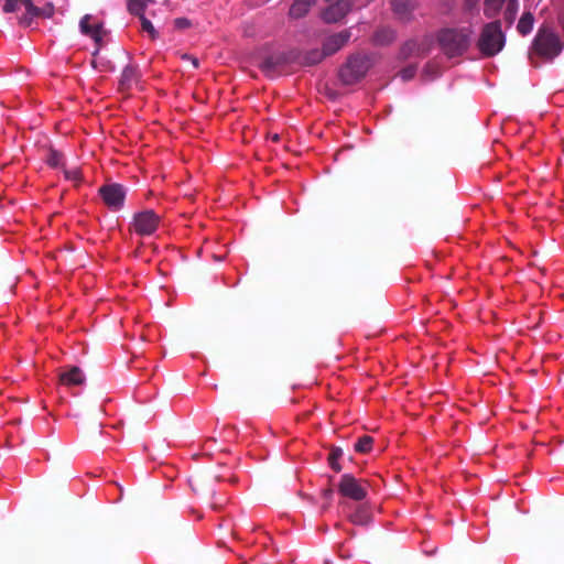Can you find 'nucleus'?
I'll return each mask as SVG.
<instances>
[{"mask_svg":"<svg viewBox=\"0 0 564 564\" xmlns=\"http://www.w3.org/2000/svg\"><path fill=\"white\" fill-rule=\"evenodd\" d=\"M324 58H326V55L322 50L313 48L311 51H307L305 53H301V57L297 62L294 64L300 66H314L318 63H321Z\"/></svg>","mask_w":564,"mask_h":564,"instance_id":"obj_14","label":"nucleus"},{"mask_svg":"<svg viewBox=\"0 0 564 564\" xmlns=\"http://www.w3.org/2000/svg\"><path fill=\"white\" fill-rule=\"evenodd\" d=\"M300 57L301 52L297 50L273 53L259 63V68L265 76L274 78L280 76L286 67L297 62Z\"/></svg>","mask_w":564,"mask_h":564,"instance_id":"obj_5","label":"nucleus"},{"mask_svg":"<svg viewBox=\"0 0 564 564\" xmlns=\"http://www.w3.org/2000/svg\"><path fill=\"white\" fill-rule=\"evenodd\" d=\"M62 160H63V154L61 152H58L57 150H55L53 148L48 149L45 162L51 167H58L62 164Z\"/></svg>","mask_w":564,"mask_h":564,"instance_id":"obj_25","label":"nucleus"},{"mask_svg":"<svg viewBox=\"0 0 564 564\" xmlns=\"http://www.w3.org/2000/svg\"><path fill=\"white\" fill-rule=\"evenodd\" d=\"M373 444V438L369 435H364L358 438L355 443L354 448L357 453L367 454L371 451Z\"/></svg>","mask_w":564,"mask_h":564,"instance_id":"obj_19","label":"nucleus"},{"mask_svg":"<svg viewBox=\"0 0 564 564\" xmlns=\"http://www.w3.org/2000/svg\"><path fill=\"white\" fill-rule=\"evenodd\" d=\"M227 502V499H219L212 503V508L215 510L220 509L225 503Z\"/></svg>","mask_w":564,"mask_h":564,"instance_id":"obj_38","label":"nucleus"},{"mask_svg":"<svg viewBox=\"0 0 564 564\" xmlns=\"http://www.w3.org/2000/svg\"><path fill=\"white\" fill-rule=\"evenodd\" d=\"M147 3L143 0H128V11L139 19L144 15Z\"/></svg>","mask_w":564,"mask_h":564,"instance_id":"obj_20","label":"nucleus"},{"mask_svg":"<svg viewBox=\"0 0 564 564\" xmlns=\"http://www.w3.org/2000/svg\"><path fill=\"white\" fill-rule=\"evenodd\" d=\"M140 70L138 65L135 64H128L120 76L119 80V89L121 91L129 90L134 84H137L140 80Z\"/></svg>","mask_w":564,"mask_h":564,"instance_id":"obj_12","label":"nucleus"},{"mask_svg":"<svg viewBox=\"0 0 564 564\" xmlns=\"http://www.w3.org/2000/svg\"><path fill=\"white\" fill-rule=\"evenodd\" d=\"M182 58H183V59H185V61L191 62V64L193 65V67H194V68H198V66H199V61H198V58H197V57H195V56H193V55L184 54V55L182 56Z\"/></svg>","mask_w":564,"mask_h":564,"instance_id":"obj_37","label":"nucleus"},{"mask_svg":"<svg viewBox=\"0 0 564 564\" xmlns=\"http://www.w3.org/2000/svg\"><path fill=\"white\" fill-rule=\"evenodd\" d=\"M471 33L468 28L441 31L438 42L443 52L448 57L463 55L469 47Z\"/></svg>","mask_w":564,"mask_h":564,"instance_id":"obj_4","label":"nucleus"},{"mask_svg":"<svg viewBox=\"0 0 564 564\" xmlns=\"http://www.w3.org/2000/svg\"><path fill=\"white\" fill-rule=\"evenodd\" d=\"M215 259H216L217 261H221V260H223V258H221V257H215Z\"/></svg>","mask_w":564,"mask_h":564,"instance_id":"obj_43","label":"nucleus"},{"mask_svg":"<svg viewBox=\"0 0 564 564\" xmlns=\"http://www.w3.org/2000/svg\"><path fill=\"white\" fill-rule=\"evenodd\" d=\"M333 496V489L332 488H326L323 490V497L325 499H330Z\"/></svg>","mask_w":564,"mask_h":564,"instance_id":"obj_39","label":"nucleus"},{"mask_svg":"<svg viewBox=\"0 0 564 564\" xmlns=\"http://www.w3.org/2000/svg\"><path fill=\"white\" fill-rule=\"evenodd\" d=\"M2 10L4 13L15 12L21 3L20 0H3Z\"/></svg>","mask_w":564,"mask_h":564,"instance_id":"obj_31","label":"nucleus"},{"mask_svg":"<svg viewBox=\"0 0 564 564\" xmlns=\"http://www.w3.org/2000/svg\"><path fill=\"white\" fill-rule=\"evenodd\" d=\"M505 2L506 0H485L484 14L489 19L495 18Z\"/></svg>","mask_w":564,"mask_h":564,"instance_id":"obj_18","label":"nucleus"},{"mask_svg":"<svg viewBox=\"0 0 564 564\" xmlns=\"http://www.w3.org/2000/svg\"><path fill=\"white\" fill-rule=\"evenodd\" d=\"M34 18H37V15H32L26 11L23 15L19 18V23L25 28L30 26Z\"/></svg>","mask_w":564,"mask_h":564,"instance_id":"obj_34","label":"nucleus"},{"mask_svg":"<svg viewBox=\"0 0 564 564\" xmlns=\"http://www.w3.org/2000/svg\"><path fill=\"white\" fill-rule=\"evenodd\" d=\"M91 17L89 14L84 15L80 19L79 28L83 34L89 35L94 31V25L89 24Z\"/></svg>","mask_w":564,"mask_h":564,"instance_id":"obj_28","label":"nucleus"},{"mask_svg":"<svg viewBox=\"0 0 564 564\" xmlns=\"http://www.w3.org/2000/svg\"><path fill=\"white\" fill-rule=\"evenodd\" d=\"M343 456V449L339 447H333L328 455V463L333 470L339 473L341 470V466L338 463V459Z\"/></svg>","mask_w":564,"mask_h":564,"instance_id":"obj_22","label":"nucleus"},{"mask_svg":"<svg viewBox=\"0 0 564 564\" xmlns=\"http://www.w3.org/2000/svg\"><path fill=\"white\" fill-rule=\"evenodd\" d=\"M144 2H153L154 0H143Z\"/></svg>","mask_w":564,"mask_h":564,"instance_id":"obj_44","label":"nucleus"},{"mask_svg":"<svg viewBox=\"0 0 564 564\" xmlns=\"http://www.w3.org/2000/svg\"><path fill=\"white\" fill-rule=\"evenodd\" d=\"M562 30L564 32V19L561 21Z\"/></svg>","mask_w":564,"mask_h":564,"instance_id":"obj_42","label":"nucleus"},{"mask_svg":"<svg viewBox=\"0 0 564 564\" xmlns=\"http://www.w3.org/2000/svg\"><path fill=\"white\" fill-rule=\"evenodd\" d=\"M142 31L147 32L152 40H155L158 37V32L154 29L153 24L149 19H147L144 15L140 18Z\"/></svg>","mask_w":564,"mask_h":564,"instance_id":"obj_27","label":"nucleus"},{"mask_svg":"<svg viewBox=\"0 0 564 564\" xmlns=\"http://www.w3.org/2000/svg\"><path fill=\"white\" fill-rule=\"evenodd\" d=\"M479 0H466V6L471 9L474 8L477 3H478Z\"/></svg>","mask_w":564,"mask_h":564,"instance_id":"obj_40","label":"nucleus"},{"mask_svg":"<svg viewBox=\"0 0 564 564\" xmlns=\"http://www.w3.org/2000/svg\"><path fill=\"white\" fill-rule=\"evenodd\" d=\"M338 491L346 498L362 501L368 495L367 481L357 479L351 474H344L338 484Z\"/></svg>","mask_w":564,"mask_h":564,"instance_id":"obj_6","label":"nucleus"},{"mask_svg":"<svg viewBox=\"0 0 564 564\" xmlns=\"http://www.w3.org/2000/svg\"><path fill=\"white\" fill-rule=\"evenodd\" d=\"M368 513L364 508L358 509L355 513L350 516V520L355 524H366L368 523Z\"/></svg>","mask_w":564,"mask_h":564,"instance_id":"obj_26","label":"nucleus"},{"mask_svg":"<svg viewBox=\"0 0 564 564\" xmlns=\"http://www.w3.org/2000/svg\"><path fill=\"white\" fill-rule=\"evenodd\" d=\"M533 24H534L533 14L531 12H524L518 22L517 30L520 34L527 35L532 31Z\"/></svg>","mask_w":564,"mask_h":564,"instance_id":"obj_16","label":"nucleus"},{"mask_svg":"<svg viewBox=\"0 0 564 564\" xmlns=\"http://www.w3.org/2000/svg\"><path fill=\"white\" fill-rule=\"evenodd\" d=\"M99 195L105 205L112 209L119 210L123 207L127 189L119 183L105 184L99 187Z\"/></svg>","mask_w":564,"mask_h":564,"instance_id":"obj_7","label":"nucleus"},{"mask_svg":"<svg viewBox=\"0 0 564 564\" xmlns=\"http://www.w3.org/2000/svg\"><path fill=\"white\" fill-rule=\"evenodd\" d=\"M40 10H41V11H43V13H42V14H37V18H39V17H43V18H51V17H52V14H53V11H54V9H53V6H52V4H48V6H46L45 8H40Z\"/></svg>","mask_w":564,"mask_h":564,"instance_id":"obj_36","label":"nucleus"},{"mask_svg":"<svg viewBox=\"0 0 564 564\" xmlns=\"http://www.w3.org/2000/svg\"><path fill=\"white\" fill-rule=\"evenodd\" d=\"M505 44L506 35L501 30V22L496 20L482 26L476 45L482 56L492 57L502 51Z\"/></svg>","mask_w":564,"mask_h":564,"instance_id":"obj_2","label":"nucleus"},{"mask_svg":"<svg viewBox=\"0 0 564 564\" xmlns=\"http://www.w3.org/2000/svg\"><path fill=\"white\" fill-rule=\"evenodd\" d=\"M416 68V65L406 66L405 68L400 70L399 75L404 82L410 80L414 77Z\"/></svg>","mask_w":564,"mask_h":564,"instance_id":"obj_29","label":"nucleus"},{"mask_svg":"<svg viewBox=\"0 0 564 564\" xmlns=\"http://www.w3.org/2000/svg\"><path fill=\"white\" fill-rule=\"evenodd\" d=\"M563 42L550 26L542 25L532 42V51L540 57L552 61L563 51Z\"/></svg>","mask_w":564,"mask_h":564,"instance_id":"obj_3","label":"nucleus"},{"mask_svg":"<svg viewBox=\"0 0 564 564\" xmlns=\"http://www.w3.org/2000/svg\"><path fill=\"white\" fill-rule=\"evenodd\" d=\"M192 25L191 21L186 18H176L174 20V26L178 30L188 29Z\"/></svg>","mask_w":564,"mask_h":564,"instance_id":"obj_32","label":"nucleus"},{"mask_svg":"<svg viewBox=\"0 0 564 564\" xmlns=\"http://www.w3.org/2000/svg\"><path fill=\"white\" fill-rule=\"evenodd\" d=\"M350 37L351 31L349 29L326 36L322 43V48L326 57L340 51L349 42Z\"/></svg>","mask_w":564,"mask_h":564,"instance_id":"obj_9","label":"nucleus"},{"mask_svg":"<svg viewBox=\"0 0 564 564\" xmlns=\"http://www.w3.org/2000/svg\"><path fill=\"white\" fill-rule=\"evenodd\" d=\"M272 140H273V141H279V135H278V134H274V135L272 137Z\"/></svg>","mask_w":564,"mask_h":564,"instance_id":"obj_41","label":"nucleus"},{"mask_svg":"<svg viewBox=\"0 0 564 564\" xmlns=\"http://www.w3.org/2000/svg\"><path fill=\"white\" fill-rule=\"evenodd\" d=\"M372 65L371 55L366 53L351 54L339 68L338 78L343 85H355L367 75Z\"/></svg>","mask_w":564,"mask_h":564,"instance_id":"obj_1","label":"nucleus"},{"mask_svg":"<svg viewBox=\"0 0 564 564\" xmlns=\"http://www.w3.org/2000/svg\"><path fill=\"white\" fill-rule=\"evenodd\" d=\"M214 479L217 480V481H230V482H236L237 481V478L234 477V476H226L225 474H219V473H215L213 475Z\"/></svg>","mask_w":564,"mask_h":564,"instance_id":"obj_35","label":"nucleus"},{"mask_svg":"<svg viewBox=\"0 0 564 564\" xmlns=\"http://www.w3.org/2000/svg\"><path fill=\"white\" fill-rule=\"evenodd\" d=\"M395 39V33L391 29L383 28L375 33L373 41L376 44L386 45Z\"/></svg>","mask_w":564,"mask_h":564,"instance_id":"obj_17","label":"nucleus"},{"mask_svg":"<svg viewBox=\"0 0 564 564\" xmlns=\"http://www.w3.org/2000/svg\"><path fill=\"white\" fill-rule=\"evenodd\" d=\"M351 10L349 0H337L326 8L323 12V19L327 23H336L345 18Z\"/></svg>","mask_w":564,"mask_h":564,"instance_id":"obj_11","label":"nucleus"},{"mask_svg":"<svg viewBox=\"0 0 564 564\" xmlns=\"http://www.w3.org/2000/svg\"><path fill=\"white\" fill-rule=\"evenodd\" d=\"M160 216L152 209L137 213L131 223V229L140 236H150L159 227Z\"/></svg>","mask_w":564,"mask_h":564,"instance_id":"obj_8","label":"nucleus"},{"mask_svg":"<svg viewBox=\"0 0 564 564\" xmlns=\"http://www.w3.org/2000/svg\"><path fill=\"white\" fill-rule=\"evenodd\" d=\"M59 381L65 386H80L85 382V376L80 368L74 366L59 375Z\"/></svg>","mask_w":564,"mask_h":564,"instance_id":"obj_13","label":"nucleus"},{"mask_svg":"<svg viewBox=\"0 0 564 564\" xmlns=\"http://www.w3.org/2000/svg\"><path fill=\"white\" fill-rule=\"evenodd\" d=\"M64 174H65L66 178L76 181V182L79 181L80 176H82V173L78 169L64 170Z\"/></svg>","mask_w":564,"mask_h":564,"instance_id":"obj_33","label":"nucleus"},{"mask_svg":"<svg viewBox=\"0 0 564 564\" xmlns=\"http://www.w3.org/2000/svg\"><path fill=\"white\" fill-rule=\"evenodd\" d=\"M104 34H105V31L102 30V25L96 24V25H94V31L88 35L95 41V43L97 45L95 52L93 53L94 56L98 54V52L102 45Z\"/></svg>","mask_w":564,"mask_h":564,"instance_id":"obj_24","label":"nucleus"},{"mask_svg":"<svg viewBox=\"0 0 564 564\" xmlns=\"http://www.w3.org/2000/svg\"><path fill=\"white\" fill-rule=\"evenodd\" d=\"M518 12V0H509L505 10V20L511 25L516 19Z\"/></svg>","mask_w":564,"mask_h":564,"instance_id":"obj_23","label":"nucleus"},{"mask_svg":"<svg viewBox=\"0 0 564 564\" xmlns=\"http://www.w3.org/2000/svg\"><path fill=\"white\" fill-rule=\"evenodd\" d=\"M316 0H295L290 8L289 14L293 19H301L315 4Z\"/></svg>","mask_w":564,"mask_h":564,"instance_id":"obj_15","label":"nucleus"},{"mask_svg":"<svg viewBox=\"0 0 564 564\" xmlns=\"http://www.w3.org/2000/svg\"><path fill=\"white\" fill-rule=\"evenodd\" d=\"M391 10L395 20L408 23L414 18L417 9L415 0H390Z\"/></svg>","mask_w":564,"mask_h":564,"instance_id":"obj_10","label":"nucleus"},{"mask_svg":"<svg viewBox=\"0 0 564 564\" xmlns=\"http://www.w3.org/2000/svg\"><path fill=\"white\" fill-rule=\"evenodd\" d=\"M21 4L24 6L25 11H28L32 15L42 14L43 11L40 10L39 7L33 4V0H20Z\"/></svg>","mask_w":564,"mask_h":564,"instance_id":"obj_30","label":"nucleus"},{"mask_svg":"<svg viewBox=\"0 0 564 564\" xmlns=\"http://www.w3.org/2000/svg\"><path fill=\"white\" fill-rule=\"evenodd\" d=\"M420 46L415 41H409L404 43L400 51V55L402 58L406 59L411 56L419 55Z\"/></svg>","mask_w":564,"mask_h":564,"instance_id":"obj_21","label":"nucleus"}]
</instances>
